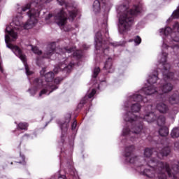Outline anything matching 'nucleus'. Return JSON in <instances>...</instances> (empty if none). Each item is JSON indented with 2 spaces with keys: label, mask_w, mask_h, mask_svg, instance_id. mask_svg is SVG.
Wrapping results in <instances>:
<instances>
[{
  "label": "nucleus",
  "mask_w": 179,
  "mask_h": 179,
  "mask_svg": "<svg viewBox=\"0 0 179 179\" xmlns=\"http://www.w3.org/2000/svg\"><path fill=\"white\" fill-rule=\"evenodd\" d=\"M42 9L41 4L36 2L24 5L21 8L20 13L13 19L10 26H8L6 29L5 42L6 46L23 62L27 76L33 75V71H30L29 69V66L26 62V55L23 54L22 49L19 46L13 45L9 43L17 40V31L16 30L31 29L37 23Z\"/></svg>",
  "instance_id": "nucleus-1"
},
{
  "label": "nucleus",
  "mask_w": 179,
  "mask_h": 179,
  "mask_svg": "<svg viewBox=\"0 0 179 179\" xmlns=\"http://www.w3.org/2000/svg\"><path fill=\"white\" fill-rule=\"evenodd\" d=\"M143 92L138 91L133 95L129 96L127 101L124 103L125 110H131L124 115V120L128 124L123 129L122 135L127 138H129L131 141H134V138H136L139 134L142 132L143 126L142 121H147L148 124L156 121L157 116L153 112V106H148L145 109V115L141 117H136L134 113H139L141 110V104L139 103H148V99L143 98L142 94Z\"/></svg>",
  "instance_id": "nucleus-2"
},
{
  "label": "nucleus",
  "mask_w": 179,
  "mask_h": 179,
  "mask_svg": "<svg viewBox=\"0 0 179 179\" xmlns=\"http://www.w3.org/2000/svg\"><path fill=\"white\" fill-rule=\"evenodd\" d=\"M45 68L42 69L40 71L41 76L45 78V81H43L41 78H36L33 83V88L28 90L31 96H34L37 92V90H40L42 87L43 89L41 91L39 96L41 97L43 94H50L52 93L54 90L58 89V86L53 85L54 83V73L49 71L48 73Z\"/></svg>",
  "instance_id": "nucleus-3"
},
{
  "label": "nucleus",
  "mask_w": 179,
  "mask_h": 179,
  "mask_svg": "<svg viewBox=\"0 0 179 179\" xmlns=\"http://www.w3.org/2000/svg\"><path fill=\"white\" fill-rule=\"evenodd\" d=\"M142 10L141 6H134L129 8L128 6H119L117 12L119 17V31L122 34L129 30V27L134 23V17L138 16Z\"/></svg>",
  "instance_id": "nucleus-4"
},
{
  "label": "nucleus",
  "mask_w": 179,
  "mask_h": 179,
  "mask_svg": "<svg viewBox=\"0 0 179 179\" xmlns=\"http://www.w3.org/2000/svg\"><path fill=\"white\" fill-rule=\"evenodd\" d=\"M59 5L65 6V8L59 10L54 16L55 22L58 26L60 27L62 30L64 31H69V29L66 28V24L68 23V13L69 12V17L71 19H75L78 13V10L73 8V7L69 6V4L66 3V0H57Z\"/></svg>",
  "instance_id": "nucleus-5"
},
{
  "label": "nucleus",
  "mask_w": 179,
  "mask_h": 179,
  "mask_svg": "<svg viewBox=\"0 0 179 179\" xmlns=\"http://www.w3.org/2000/svg\"><path fill=\"white\" fill-rule=\"evenodd\" d=\"M159 59H160V64L163 66L162 75L164 77V80L165 82L164 85L161 87V90L157 92L159 94H163L164 93H169V92H171L173 90V85L171 83H169L167 82H170V80H176L177 78L176 75L173 73H170V64L167 62V53L162 52L158 57Z\"/></svg>",
  "instance_id": "nucleus-6"
},
{
  "label": "nucleus",
  "mask_w": 179,
  "mask_h": 179,
  "mask_svg": "<svg viewBox=\"0 0 179 179\" xmlns=\"http://www.w3.org/2000/svg\"><path fill=\"white\" fill-rule=\"evenodd\" d=\"M161 34L167 36L164 39L162 45V48H167L171 47L173 51L179 52V46L174 43H178L179 41V23L176 22L173 25V31L171 28L167 27L165 29L162 28L159 29Z\"/></svg>",
  "instance_id": "nucleus-7"
},
{
  "label": "nucleus",
  "mask_w": 179,
  "mask_h": 179,
  "mask_svg": "<svg viewBox=\"0 0 179 179\" xmlns=\"http://www.w3.org/2000/svg\"><path fill=\"white\" fill-rule=\"evenodd\" d=\"M157 75H159L157 72H154L152 75L149 76L147 82L151 85L143 88L140 92L144 93L146 96H150L152 94H155V93H157V90H156L155 85H153L156 82H157Z\"/></svg>",
  "instance_id": "nucleus-8"
},
{
  "label": "nucleus",
  "mask_w": 179,
  "mask_h": 179,
  "mask_svg": "<svg viewBox=\"0 0 179 179\" xmlns=\"http://www.w3.org/2000/svg\"><path fill=\"white\" fill-rule=\"evenodd\" d=\"M95 48L97 51H101L106 54L108 51V46L107 43H103V38L101 37V32L99 31L95 35Z\"/></svg>",
  "instance_id": "nucleus-9"
},
{
  "label": "nucleus",
  "mask_w": 179,
  "mask_h": 179,
  "mask_svg": "<svg viewBox=\"0 0 179 179\" xmlns=\"http://www.w3.org/2000/svg\"><path fill=\"white\" fill-rule=\"evenodd\" d=\"M135 147L134 145H130L129 147H126L124 149V156L126 157L127 163H136V160H138V157H136L132 152Z\"/></svg>",
  "instance_id": "nucleus-10"
},
{
  "label": "nucleus",
  "mask_w": 179,
  "mask_h": 179,
  "mask_svg": "<svg viewBox=\"0 0 179 179\" xmlns=\"http://www.w3.org/2000/svg\"><path fill=\"white\" fill-rule=\"evenodd\" d=\"M59 51L60 54H71V52L73 53V57L74 58H77V59H79V58H82V51L80 50H76L75 51V48H64V49H59Z\"/></svg>",
  "instance_id": "nucleus-11"
},
{
  "label": "nucleus",
  "mask_w": 179,
  "mask_h": 179,
  "mask_svg": "<svg viewBox=\"0 0 179 179\" xmlns=\"http://www.w3.org/2000/svg\"><path fill=\"white\" fill-rule=\"evenodd\" d=\"M54 52H55V43L53 42L48 45L44 55L43 58H51L52 55H54Z\"/></svg>",
  "instance_id": "nucleus-12"
},
{
  "label": "nucleus",
  "mask_w": 179,
  "mask_h": 179,
  "mask_svg": "<svg viewBox=\"0 0 179 179\" xmlns=\"http://www.w3.org/2000/svg\"><path fill=\"white\" fill-rule=\"evenodd\" d=\"M73 65H75L74 63H70L68 66H66V62H65L58 67H55L54 69V72L55 73H58V72H59V71L62 69H64V71H66V72H70L71 69H72V68L73 67Z\"/></svg>",
  "instance_id": "nucleus-13"
},
{
  "label": "nucleus",
  "mask_w": 179,
  "mask_h": 179,
  "mask_svg": "<svg viewBox=\"0 0 179 179\" xmlns=\"http://www.w3.org/2000/svg\"><path fill=\"white\" fill-rule=\"evenodd\" d=\"M156 108L159 113L162 114H166L169 111V106L164 103H158L156 106Z\"/></svg>",
  "instance_id": "nucleus-14"
},
{
  "label": "nucleus",
  "mask_w": 179,
  "mask_h": 179,
  "mask_svg": "<svg viewBox=\"0 0 179 179\" xmlns=\"http://www.w3.org/2000/svg\"><path fill=\"white\" fill-rule=\"evenodd\" d=\"M104 69L108 71V73H113V72H114V69H113V59L111 58H108V61L106 62Z\"/></svg>",
  "instance_id": "nucleus-15"
},
{
  "label": "nucleus",
  "mask_w": 179,
  "mask_h": 179,
  "mask_svg": "<svg viewBox=\"0 0 179 179\" xmlns=\"http://www.w3.org/2000/svg\"><path fill=\"white\" fill-rule=\"evenodd\" d=\"M169 101L170 104H178L179 96L177 95V94H174L173 95L169 98Z\"/></svg>",
  "instance_id": "nucleus-16"
},
{
  "label": "nucleus",
  "mask_w": 179,
  "mask_h": 179,
  "mask_svg": "<svg viewBox=\"0 0 179 179\" xmlns=\"http://www.w3.org/2000/svg\"><path fill=\"white\" fill-rule=\"evenodd\" d=\"M159 134L161 136H167L169 135V128L166 126H160Z\"/></svg>",
  "instance_id": "nucleus-17"
},
{
  "label": "nucleus",
  "mask_w": 179,
  "mask_h": 179,
  "mask_svg": "<svg viewBox=\"0 0 179 179\" xmlns=\"http://www.w3.org/2000/svg\"><path fill=\"white\" fill-rule=\"evenodd\" d=\"M157 123L159 127H164L166 124V117L164 115H159L157 119Z\"/></svg>",
  "instance_id": "nucleus-18"
},
{
  "label": "nucleus",
  "mask_w": 179,
  "mask_h": 179,
  "mask_svg": "<svg viewBox=\"0 0 179 179\" xmlns=\"http://www.w3.org/2000/svg\"><path fill=\"white\" fill-rule=\"evenodd\" d=\"M170 154V148L166 147L165 148H164L162 152H160L158 154V157L159 159H162V157H164V156H169V155Z\"/></svg>",
  "instance_id": "nucleus-19"
},
{
  "label": "nucleus",
  "mask_w": 179,
  "mask_h": 179,
  "mask_svg": "<svg viewBox=\"0 0 179 179\" xmlns=\"http://www.w3.org/2000/svg\"><path fill=\"white\" fill-rule=\"evenodd\" d=\"M93 10L95 13L100 12V1L99 0H95L93 3Z\"/></svg>",
  "instance_id": "nucleus-20"
},
{
  "label": "nucleus",
  "mask_w": 179,
  "mask_h": 179,
  "mask_svg": "<svg viewBox=\"0 0 179 179\" xmlns=\"http://www.w3.org/2000/svg\"><path fill=\"white\" fill-rule=\"evenodd\" d=\"M17 127L19 129L27 131V127H29V124L26 122H20L17 124Z\"/></svg>",
  "instance_id": "nucleus-21"
},
{
  "label": "nucleus",
  "mask_w": 179,
  "mask_h": 179,
  "mask_svg": "<svg viewBox=\"0 0 179 179\" xmlns=\"http://www.w3.org/2000/svg\"><path fill=\"white\" fill-rule=\"evenodd\" d=\"M171 135L172 138H178L179 136V128H173L172 130Z\"/></svg>",
  "instance_id": "nucleus-22"
},
{
  "label": "nucleus",
  "mask_w": 179,
  "mask_h": 179,
  "mask_svg": "<svg viewBox=\"0 0 179 179\" xmlns=\"http://www.w3.org/2000/svg\"><path fill=\"white\" fill-rule=\"evenodd\" d=\"M60 128L62 129V135H64V132H65L66 131H68V123L67 122L63 123L60 126Z\"/></svg>",
  "instance_id": "nucleus-23"
},
{
  "label": "nucleus",
  "mask_w": 179,
  "mask_h": 179,
  "mask_svg": "<svg viewBox=\"0 0 179 179\" xmlns=\"http://www.w3.org/2000/svg\"><path fill=\"white\" fill-rule=\"evenodd\" d=\"M99 73H100V68L96 67L93 71L92 78H97Z\"/></svg>",
  "instance_id": "nucleus-24"
},
{
  "label": "nucleus",
  "mask_w": 179,
  "mask_h": 179,
  "mask_svg": "<svg viewBox=\"0 0 179 179\" xmlns=\"http://www.w3.org/2000/svg\"><path fill=\"white\" fill-rule=\"evenodd\" d=\"M134 43H135L136 45H139V44H141V43H142V39L141 38V37L139 36H137L134 38Z\"/></svg>",
  "instance_id": "nucleus-25"
},
{
  "label": "nucleus",
  "mask_w": 179,
  "mask_h": 179,
  "mask_svg": "<svg viewBox=\"0 0 179 179\" xmlns=\"http://www.w3.org/2000/svg\"><path fill=\"white\" fill-rule=\"evenodd\" d=\"M172 16H173V19L179 18V8L173 13Z\"/></svg>",
  "instance_id": "nucleus-26"
},
{
  "label": "nucleus",
  "mask_w": 179,
  "mask_h": 179,
  "mask_svg": "<svg viewBox=\"0 0 179 179\" xmlns=\"http://www.w3.org/2000/svg\"><path fill=\"white\" fill-rule=\"evenodd\" d=\"M61 82H62V78H56L53 80V84L52 85H55V86H57V85H59V83H61Z\"/></svg>",
  "instance_id": "nucleus-27"
},
{
  "label": "nucleus",
  "mask_w": 179,
  "mask_h": 179,
  "mask_svg": "<svg viewBox=\"0 0 179 179\" xmlns=\"http://www.w3.org/2000/svg\"><path fill=\"white\" fill-rule=\"evenodd\" d=\"M32 51L34 52V54H37L38 55H41V51L38 50V48L34 47L32 48Z\"/></svg>",
  "instance_id": "nucleus-28"
},
{
  "label": "nucleus",
  "mask_w": 179,
  "mask_h": 179,
  "mask_svg": "<svg viewBox=\"0 0 179 179\" xmlns=\"http://www.w3.org/2000/svg\"><path fill=\"white\" fill-rule=\"evenodd\" d=\"M95 94H96V90L92 89V92L88 94V98L92 99V97H93V96H94Z\"/></svg>",
  "instance_id": "nucleus-29"
},
{
  "label": "nucleus",
  "mask_w": 179,
  "mask_h": 179,
  "mask_svg": "<svg viewBox=\"0 0 179 179\" xmlns=\"http://www.w3.org/2000/svg\"><path fill=\"white\" fill-rule=\"evenodd\" d=\"M77 122H76V121L75 120L73 122V124H72V125H71V129L73 131V129H76V126H77Z\"/></svg>",
  "instance_id": "nucleus-30"
},
{
  "label": "nucleus",
  "mask_w": 179,
  "mask_h": 179,
  "mask_svg": "<svg viewBox=\"0 0 179 179\" xmlns=\"http://www.w3.org/2000/svg\"><path fill=\"white\" fill-rule=\"evenodd\" d=\"M0 72L3 73V68L2 67V62L0 61Z\"/></svg>",
  "instance_id": "nucleus-31"
},
{
  "label": "nucleus",
  "mask_w": 179,
  "mask_h": 179,
  "mask_svg": "<svg viewBox=\"0 0 179 179\" xmlns=\"http://www.w3.org/2000/svg\"><path fill=\"white\" fill-rule=\"evenodd\" d=\"M89 48L90 46L86 44L83 45V48H84V50H87Z\"/></svg>",
  "instance_id": "nucleus-32"
},
{
  "label": "nucleus",
  "mask_w": 179,
  "mask_h": 179,
  "mask_svg": "<svg viewBox=\"0 0 179 179\" xmlns=\"http://www.w3.org/2000/svg\"><path fill=\"white\" fill-rule=\"evenodd\" d=\"M110 44L112 47H117V45H118L117 43H110Z\"/></svg>",
  "instance_id": "nucleus-33"
},
{
  "label": "nucleus",
  "mask_w": 179,
  "mask_h": 179,
  "mask_svg": "<svg viewBox=\"0 0 179 179\" xmlns=\"http://www.w3.org/2000/svg\"><path fill=\"white\" fill-rule=\"evenodd\" d=\"M52 16V14H51V13L48 14V16L45 17L46 20H48L49 19H51Z\"/></svg>",
  "instance_id": "nucleus-34"
},
{
  "label": "nucleus",
  "mask_w": 179,
  "mask_h": 179,
  "mask_svg": "<svg viewBox=\"0 0 179 179\" xmlns=\"http://www.w3.org/2000/svg\"><path fill=\"white\" fill-rule=\"evenodd\" d=\"M58 179H66V176H59L58 177Z\"/></svg>",
  "instance_id": "nucleus-35"
},
{
  "label": "nucleus",
  "mask_w": 179,
  "mask_h": 179,
  "mask_svg": "<svg viewBox=\"0 0 179 179\" xmlns=\"http://www.w3.org/2000/svg\"><path fill=\"white\" fill-rule=\"evenodd\" d=\"M26 136H28L27 134H25V135L24 136V138H26Z\"/></svg>",
  "instance_id": "nucleus-36"
},
{
  "label": "nucleus",
  "mask_w": 179,
  "mask_h": 179,
  "mask_svg": "<svg viewBox=\"0 0 179 179\" xmlns=\"http://www.w3.org/2000/svg\"><path fill=\"white\" fill-rule=\"evenodd\" d=\"M162 101H166V99H162Z\"/></svg>",
  "instance_id": "nucleus-37"
},
{
  "label": "nucleus",
  "mask_w": 179,
  "mask_h": 179,
  "mask_svg": "<svg viewBox=\"0 0 179 179\" xmlns=\"http://www.w3.org/2000/svg\"><path fill=\"white\" fill-rule=\"evenodd\" d=\"M175 146H177V143L175 144Z\"/></svg>",
  "instance_id": "nucleus-38"
},
{
  "label": "nucleus",
  "mask_w": 179,
  "mask_h": 179,
  "mask_svg": "<svg viewBox=\"0 0 179 179\" xmlns=\"http://www.w3.org/2000/svg\"><path fill=\"white\" fill-rule=\"evenodd\" d=\"M80 104H82V102H80Z\"/></svg>",
  "instance_id": "nucleus-39"
},
{
  "label": "nucleus",
  "mask_w": 179,
  "mask_h": 179,
  "mask_svg": "<svg viewBox=\"0 0 179 179\" xmlns=\"http://www.w3.org/2000/svg\"><path fill=\"white\" fill-rule=\"evenodd\" d=\"M80 104H82V102H80Z\"/></svg>",
  "instance_id": "nucleus-40"
},
{
  "label": "nucleus",
  "mask_w": 179,
  "mask_h": 179,
  "mask_svg": "<svg viewBox=\"0 0 179 179\" xmlns=\"http://www.w3.org/2000/svg\"><path fill=\"white\" fill-rule=\"evenodd\" d=\"M62 138H63V137L62 136Z\"/></svg>",
  "instance_id": "nucleus-41"
},
{
  "label": "nucleus",
  "mask_w": 179,
  "mask_h": 179,
  "mask_svg": "<svg viewBox=\"0 0 179 179\" xmlns=\"http://www.w3.org/2000/svg\"><path fill=\"white\" fill-rule=\"evenodd\" d=\"M1 1H2V0H0V2H1Z\"/></svg>",
  "instance_id": "nucleus-42"
},
{
  "label": "nucleus",
  "mask_w": 179,
  "mask_h": 179,
  "mask_svg": "<svg viewBox=\"0 0 179 179\" xmlns=\"http://www.w3.org/2000/svg\"><path fill=\"white\" fill-rule=\"evenodd\" d=\"M106 34H107V32H106Z\"/></svg>",
  "instance_id": "nucleus-43"
}]
</instances>
